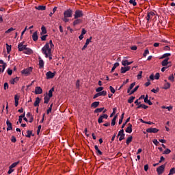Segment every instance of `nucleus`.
<instances>
[{"label": "nucleus", "instance_id": "14", "mask_svg": "<svg viewBox=\"0 0 175 175\" xmlns=\"http://www.w3.org/2000/svg\"><path fill=\"white\" fill-rule=\"evenodd\" d=\"M131 70V66H126V67H122L121 68V73H126L128 70Z\"/></svg>", "mask_w": 175, "mask_h": 175}, {"label": "nucleus", "instance_id": "6", "mask_svg": "<svg viewBox=\"0 0 175 175\" xmlns=\"http://www.w3.org/2000/svg\"><path fill=\"white\" fill-rule=\"evenodd\" d=\"M31 72H32V68L29 67L28 68H26L22 70L21 73L23 75H25V76H28L29 75H31Z\"/></svg>", "mask_w": 175, "mask_h": 175}, {"label": "nucleus", "instance_id": "59", "mask_svg": "<svg viewBox=\"0 0 175 175\" xmlns=\"http://www.w3.org/2000/svg\"><path fill=\"white\" fill-rule=\"evenodd\" d=\"M168 79L170 80V81H174V76L173 74L168 77Z\"/></svg>", "mask_w": 175, "mask_h": 175}, {"label": "nucleus", "instance_id": "62", "mask_svg": "<svg viewBox=\"0 0 175 175\" xmlns=\"http://www.w3.org/2000/svg\"><path fill=\"white\" fill-rule=\"evenodd\" d=\"M8 88H9V83H8L7 82H5L4 83V90H8Z\"/></svg>", "mask_w": 175, "mask_h": 175}, {"label": "nucleus", "instance_id": "22", "mask_svg": "<svg viewBox=\"0 0 175 175\" xmlns=\"http://www.w3.org/2000/svg\"><path fill=\"white\" fill-rule=\"evenodd\" d=\"M165 83L164 84L163 86V90H169V88H170V83L169 82H167V80H165Z\"/></svg>", "mask_w": 175, "mask_h": 175}, {"label": "nucleus", "instance_id": "23", "mask_svg": "<svg viewBox=\"0 0 175 175\" xmlns=\"http://www.w3.org/2000/svg\"><path fill=\"white\" fill-rule=\"evenodd\" d=\"M126 132L127 133H132V124H129V126L126 129Z\"/></svg>", "mask_w": 175, "mask_h": 175}, {"label": "nucleus", "instance_id": "27", "mask_svg": "<svg viewBox=\"0 0 175 175\" xmlns=\"http://www.w3.org/2000/svg\"><path fill=\"white\" fill-rule=\"evenodd\" d=\"M81 22H82L81 19H77L74 21L73 22L74 27H75V25H79V24H81Z\"/></svg>", "mask_w": 175, "mask_h": 175}, {"label": "nucleus", "instance_id": "60", "mask_svg": "<svg viewBox=\"0 0 175 175\" xmlns=\"http://www.w3.org/2000/svg\"><path fill=\"white\" fill-rule=\"evenodd\" d=\"M47 36H49L48 35H44L41 37V40H42V42H44L46 40V38H47Z\"/></svg>", "mask_w": 175, "mask_h": 175}, {"label": "nucleus", "instance_id": "28", "mask_svg": "<svg viewBox=\"0 0 175 175\" xmlns=\"http://www.w3.org/2000/svg\"><path fill=\"white\" fill-rule=\"evenodd\" d=\"M141 107H142V109H148V106H147V105H144V104H140V105H139L137 107V109H140Z\"/></svg>", "mask_w": 175, "mask_h": 175}, {"label": "nucleus", "instance_id": "46", "mask_svg": "<svg viewBox=\"0 0 175 175\" xmlns=\"http://www.w3.org/2000/svg\"><path fill=\"white\" fill-rule=\"evenodd\" d=\"M151 92H153L154 94H158L159 92V88H157L156 89H152L151 90Z\"/></svg>", "mask_w": 175, "mask_h": 175}, {"label": "nucleus", "instance_id": "39", "mask_svg": "<svg viewBox=\"0 0 175 175\" xmlns=\"http://www.w3.org/2000/svg\"><path fill=\"white\" fill-rule=\"evenodd\" d=\"M6 68V66H5V64L1 66L0 65V73L2 72L3 73V72L5 71V69Z\"/></svg>", "mask_w": 175, "mask_h": 175}, {"label": "nucleus", "instance_id": "34", "mask_svg": "<svg viewBox=\"0 0 175 175\" xmlns=\"http://www.w3.org/2000/svg\"><path fill=\"white\" fill-rule=\"evenodd\" d=\"M6 48H7V53L9 54L10 51H12V46L11 45H9L8 44H5Z\"/></svg>", "mask_w": 175, "mask_h": 175}, {"label": "nucleus", "instance_id": "52", "mask_svg": "<svg viewBox=\"0 0 175 175\" xmlns=\"http://www.w3.org/2000/svg\"><path fill=\"white\" fill-rule=\"evenodd\" d=\"M109 90L112 94L116 93V90L114 89V88H113V86H109Z\"/></svg>", "mask_w": 175, "mask_h": 175}, {"label": "nucleus", "instance_id": "4", "mask_svg": "<svg viewBox=\"0 0 175 175\" xmlns=\"http://www.w3.org/2000/svg\"><path fill=\"white\" fill-rule=\"evenodd\" d=\"M72 14L73 11L70 9H68L64 12V16L65 18L72 17Z\"/></svg>", "mask_w": 175, "mask_h": 175}, {"label": "nucleus", "instance_id": "9", "mask_svg": "<svg viewBox=\"0 0 175 175\" xmlns=\"http://www.w3.org/2000/svg\"><path fill=\"white\" fill-rule=\"evenodd\" d=\"M159 131V130L157 128H149L146 130L148 133H158Z\"/></svg>", "mask_w": 175, "mask_h": 175}, {"label": "nucleus", "instance_id": "12", "mask_svg": "<svg viewBox=\"0 0 175 175\" xmlns=\"http://www.w3.org/2000/svg\"><path fill=\"white\" fill-rule=\"evenodd\" d=\"M43 92V90L42 89V88L37 86L36 87L35 89V94L36 95H39L40 94H42Z\"/></svg>", "mask_w": 175, "mask_h": 175}, {"label": "nucleus", "instance_id": "40", "mask_svg": "<svg viewBox=\"0 0 175 175\" xmlns=\"http://www.w3.org/2000/svg\"><path fill=\"white\" fill-rule=\"evenodd\" d=\"M37 9L38 10H46V5H39Z\"/></svg>", "mask_w": 175, "mask_h": 175}, {"label": "nucleus", "instance_id": "48", "mask_svg": "<svg viewBox=\"0 0 175 175\" xmlns=\"http://www.w3.org/2000/svg\"><path fill=\"white\" fill-rule=\"evenodd\" d=\"M170 152H172V150L170 149L167 148L163 152V154H165V155H167Z\"/></svg>", "mask_w": 175, "mask_h": 175}, {"label": "nucleus", "instance_id": "54", "mask_svg": "<svg viewBox=\"0 0 175 175\" xmlns=\"http://www.w3.org/2000/svg\"><path fill=\"white\" fill-rule=\"evenodd\" d=\"M142 75H143V71H139V74L137 75L138 80H140V79H142Z\"/></svg>", "mask_w": 175, "mask_h": 175}, {"label": "nucleus", "instance_id": "25", "mask_svg": "<svg viewBox=\"0 0 175 175\" xmlns=\"http://www.w3.org/2000/svg\"><path fill=\"white\" fill-rule=\"evenodd\" d=\"M99 101H95L91 105V107H94V109H96L98 106H99Z\"/></svg>", "mask_w": 175, "mask_h": 175}, {"label": "nucleus", "instance_id": "26", "mask_svg": "<svg viewBox=\"0 0 175 175\" xmlns=\"http://www.w3.org/2000/svg\"><path fill=\"white\" fill-rule=\"evenodd\" d=\"M118 116L116 115L113 117V118L111 120V125L112 126H114V125H116V121L117 120V118H118Z\"/></svg>", "mask_w": 175, "mask_h": 175}, {"label": "nucleus", "instance_id": "36", "mask_svg": "<svg viewBox=\"0 0 175 175\" xmlns=\"http://www.w3.org/2000/svg\"><path fill=\"white\" fill-rule=\"evenodd\" d=\"M132 139H133L132 136H130L127 138V139L126 141L127 146H129V144L132 142Z\"/></svg>", "mask_w": 175, "mask_h": 175}, {"label": "nucleus", "instance_id": "10", "mask_svg": "<svg viewBox=\"0 0 175 175\" xmlns=\"http://www.w3.org/2000/svg\"><path fill=\"white\" fill-rule=\"evenodd\" d=\"M154 16H155V13H154V12H148L146 16L147 21H150V20L152 19V17H154Z\"/></svg>", "mask_w": 175, "mask_h": 175}, {"label": "nucleus", "instance_id": "11", "mask_svg": "<svg viewBox=\"0 0 175 175\" xmlns=\"http://www.w3.org/2000/svg\"><path fill=\"white\" fill-rule=\"evenodd\" d=\"M46 79H53L54 76H55V74L54 72H52L51 71H49L46 74Z\"/></svg>", "mask_w": 175, "mask_h": 175}, {"label": "nucleus", "instance_id": "32", "mask_svg": "<svg viewBox=\"0 0 175 175\" xmlns=\"http://www.w3.org/2000/svg\"><path fill=\"white\" fill-rule=\"evenodd\" d=\"M136 98V97L132 96H131L129 99H128V103H133V100H135V99Z\"/></svg>", "mask_w": 175, "mask_h": 175}, {"label": "nucleus", "instance_id": "16", "mask_svg": "<svg viewBox=\"0 0 175 175\" xmlns=\"http://www.w3.org/2000/svg\"><path fill=\"white\" fill-rule=\"evenodd\" d=\"M24 54H27L28 55L32 54L33 53V51H32V49H29V48H26V49L23 51Z\"/></svg>", "mask_w": 175, "mask_h": 175}, {"label": "nucleus", "instance_id": "44", "mask_svg": "<svg viewBox=\"0 0 175 175\" xmlns=\"http://www.w3.org/2000/svg\"><path fill=\"white\" fill-rule=\"evenodd\" d=\"M127 83H129V79H127L125 81L123 82V84L120 87V88L118 90H121L122 88V87H124V85H125V84H127Z\"/></svg>", "mask_w": 175, "mask_h": 175}, {"label": "nucleus", "instance_id": "24", "mask_svg": "<svg viewBox=\"0 0 175 175\" xmlns=\"http://www.w3.org/2000/svg\"><path fill=\"white\" fill-rule=\"evenodd\" d=\"M169 61V57L165 58L162 62L161 65L162 66H167V64H169L167 62Z\"/></svg>", "mask_w": 175, "mask_h": 175}, {"label": "nucleus", "instance_id": "37", "mask_svg": "<svg viewBox=\"0 0 175 175\" xmlns=\"http://www.w3.org/2000/svg\"><path fill=\"white\" fill-rule=\"evenodd\" d=\"M137 90H139V85L136 86V87L129 93V95H132L133 94H135V92H136V91H137Z\"/></svg>", "mask_w": 175, "mask_h": 175}, {"label": "nucleus", "instance_id": "43", "mask_svg": "<svg viewBox=\"0 0 175 175\" xmlns=\"http://www.w3.org/2000/svg\"><path fill=\"white\" fill-rule=\"evenodd\" d=\"M170 55H172V54L170 53H165L162 55V57H161V59H163V58H167V57H170Z\"/></svg>", "mask_w": 175, "mask_h": 175}, {"label": "nucleus", "instance_id": "61", "mask_svg": "<svg viewBox=\"0 0 175 175\" xmlns=\"http://www.w3.org/2000/svg\"><path fill=\"white\" fill-rule=\"evenodd\" d=\"M135 85H136V83L133 82V83H132L130 85V86H129V88H130V90H132V89L133 88V87H135Z\"/></svg>", "mask_w": 175, "mask_h": 175}, {"label": "nucleus", "instance_id": "29", "mask_svg": "<svg viewBox=\"0 0 175 175\" xmlns=\"http://www.w3.org/2000/svg\"><path fill=\"white\" fill-rule=\"evenodd\" d=\"M42 32L40 33V35H45V33H47V30L46 29V27L42 26L41 27Z\"/></svg>", "mask_w": 175, "mask_h": 175}, {"label": "nucleus", "instance_id": "15", "mask_svg": "<svg viewBox=\"0 0 175 175\" xmlns=\"http://www.w3.org/2000/svg\"><path fill=\"white\" fill-rule=\"evenodd\" d=\"M144 102L145 103H148L149 106H152V102H151L150 100H148V95H146L144 98Z\"/></svg>", "mask_w": 175, "mask_h": 175}, {"label": "nucleus", "instance_id": "17", "mask_svg": "<svg viewBox=\"0 0 175 175\" xmlns=\"http://www.w3.org/2000/svg\"><path fill=\"white\" fill-rule=\"evenodd\" d=\"M32 39L33 42H36L38 39H39V37L38 36V31H35L32 35Z\"/></svg>", "mask_w": 175, "mask_h": 175}, {"label": "nucleus", "instance_id": "50", "mask_svg": "<svg viewBox=\"0 0 175 175\" xmlns=\"http://www.w3.org/2000/svg\"><path fill=\"white\" fill-rule=\"evenodd\" d=\"M14 100H15V102H18V100H20V96L16 94L14 96Z\"/></svg>", "mask_w": 175, "mask_h": 175}, {"label": "nucleus", "instance_id": "31", "mask_svg": "<svg viewBox=\"0 0 175 175\" xmlns=\"http://www.w3.org/2000/svg\"><path fill=\"white\" fill-rule=\"evenodd\" d=\"M118 66H120V63H115L113 66L112 67L111 72H114V70H116V68H118Z\"/></svg>", "mask_w": 175, "mask_h": 175}, {"label": "nucleus", "instance_id": "64", "mask_svg": "<svg viewBox=\"0 0 175 175\" xmlns=\"http://www.w3.org/2000/svg\"><path fill=\"white\" fill-rule=\"evenodd\" d=\"M152 142L154 144H155V146H158V144H159V142H158L157 139H153Z\"/></svg>", "mask_w": 175, "mask_h": 175}, {"label": "nucleus", "instance_id": "3", "mask_svg": "<svg viewBox=\"0 0 175 175\" xmlns=\"http://www.w3.org/2000/svg\"><path fill=\"white\" fill-rule=\"evenodd\" d=\"M117 137H119L120 142H122V140H124V139H125V134L124 133V129H122L118 132Z\"/></svg>", "mask_w": 175, "mask_h": 175}, {"label": "nucleus", "instance_id": "55", "mask_svg": "<svg viewBox=\"0 0 175 175\" xmlns=\"http://www.w3.org/2000/svg\"><path fill=\"white\" fill-rule=\"evenodd\" d=\"M92 40V37H90V38H88L86 40V42H85V44H90V42H91V40Z\"/></svg>", "mask_w": 175, "mask_h": 175}, {"label": "nucleus", "instance_id": "30", "mask_svg": "<svg viewBox=\"0 0 175 175\" xmlns=\"http://www.w3.org/2000/svg\"><path fill=\"white\" fill-rule=\"evenodd\" d=\"M53 92H54V88H52L49 91L48 94V97L53 98Z\"/></svg>", "mask_w": 175, "mask_h": 175}, {"label": "nucleus", "instance_id": "8", "mask_svg": "<svg viewBox=\"0 0 175 175\" xmlns=\"http://www.w3.org/2000/svg\"><path fill=\"white\" fill-rule=\"evenodd\" d=\"M18 51H24L27 49V45H24V43L21 42L18 45Z\"/></svg>", "mask_w": 175, "mask_h": 175}, {"label": "nucleus", "instance_id": "42", "mask_svg": "<svg viewBox=\"0 0 175 175\" xmlns=\"http://www.w3.org/2000/svg\"><path fill=\"white\" fill-rule=\"evenodd\" d=\"M44 99V103L47 104L49 103V102H50V97L47 96H46Z\"/></svg>", "mask_w": 175, "mask_h": 175}, {"label": "nucleus", "instance_id": "1", "mask_svg": "<svg viewBox=\"0 0 175 175\" xmlns=\"http://www.w3.org/2000/svg\"><path fill=\"white\" fill-rule=\"evenodd\" d=\"M53 47H54V44H53V40H51L49 43H46L42 49V54L45 55L46 58H49L51 61L53 59L51 57V49H53Z\"/></svg>", "mask_w": 175, "mask_h": 175}, {"label": "nucleus", "instance_id": "19", "mask_svg": "<svg viewBox=\"0 0 175 175\" xmlns=\"http://www.w3.org/2000/svg\"><path fill=\"white\" fill-rule=\"evenodd\" d=\"M94 148L96 150V153L97 155H102L103 154L102 151L99 150V148L96 145L94 146Z\"/></svg>", "mask_w": 175, "mask_h": 175}, {"label": "nucleus", "instance_id": "45", "mask_svg": "<svg viewBox=\"0 0 175 175\" xmlns=\"http://www.w3.org/2000/svg\"><path fill=\"white\" fill-rule=\"evenodd\" d=\"M172 174H175V168L174 167H172L170 169V173L168 175H172Z\"/></svg>", "mask_w": 175, "mask_h": 175}, {"label": "nucleus", "instance_id": "41", "mask_svg": "<svg viewBox=\"0 0 175 175\" xmlns=\"http://www.w3.org/2000/svg\"><path fill=\"white\" fill-rule=\"evenodd\" d=\"M125 115V113H123L121 116L120 119L119 120V125H121L122 124V120H124V116Z\"/></svg>", "mask_w": 175, "mask_h": 175}, {"label": "nucleus", "instance_id": "58", "mask_svg": "<svg viewBox=\"0 0 175 175\" xmlns=\"http://www.w3.org/2000/svg\"><path fill=\"white\" fill-rule=\"evenodd\" d=\"M13 172H14V170H13V168H12V167H9V170H8V174H12V173H13Z\"/></svg>", "mask_w": 175, "mask_h": 175}, {"label": "nucleus", "instance_id": "18", "mask_svg": "<svg viewBox=\"0 0 175 175\" xmlns=\"http://www.w3.org/2000/svg\"><path fill=\"white\" fill-rule=\"evenodd\" d=\"M131 64H133V62H128V60L122 61V65H123V66H126V65H131Z\"/></svg>", "mask_w": 175, "mask_h": 175}, {"label": "nucleus", "instance_id": "56", "mask_svg": "<svg viewBox=\"0 0 175 175\" xmlns=\"http://www.w3.org/2000/svg\"><path fill=\"white\" fill-rule=\"evenodd\" d=\"M147 54H150V51H148V49H146L143 55L144 57H146L147 56Z\"/></svg>", "mask_w": 175, "mask_h": 175}, {"label": "nucleus", "instance_id": "21", "mask_svg": "<svg viewBox=\"0 0 175 175\" xmlns=\"http://www.w3.org/2000/svg\"><path fill=\"white\" fill-rule=\"evenodd\" d=\"M39 67L40 68H43L44 66V62H43V59H42V57H39Z\"/></svg>", "mask_w": 175, "mask_h": 175}, {"label": "nucleus", "instance_id": "53", "mask_svg": "<svg viewBox=\"0 0 175 175\" xmlns=\"http://www.w3.org/2000/svg\"><path fill=\"white\" fill-rule=\"evenodd\" d=\"M101 91H103V87H99L96 89V92H100Z\"/></svg>", "mask_w": 175, "mask_h": 175}, {"label": "nucleus", "instance_id": "35", "mask_svg": "<svg viewBox=\"0 0 175 175\" xmlns=\"http://www.w3.org/2000/svg\"><path fill=\"white\" fill-rule=\"evenodd\" d=\"M17 81H18V77H16L10 81V83L14 84L15 83H17Z\"/></svg>", "mask_w": 175, "mask_h": 175}, {"label": "nucleus", "instance_id": "63", "mask_svg": "<svg viewBox=\"0 0 175 175\" xmlns=\"http://www.w3.org/2000/svg\"><path fill=\"white\" fill-rule=\"evenodd\" d=\"M159 72H157L155 76H154V78L156 80H159Z\"/></svg>", "mask_w": 175, "mask_h": 175}, {"label": "nucleus", "instance_id": "13", "mask_svg": "<svg viewBox=\"0 0 175 175\" xmlns=\"http://www.w3.org/2000/svg\"><path fill=\"white\" fill-rule=\"evenodd\" d=\"M6 124H7V126H8L7 131H12L13 126H12V122H10V121H9V120H7Z\"/></svg>", "mask_w": 175, "mask_h": 175}, {"label": "nucleus", "instance_id": "20", "mask_svg": "<svg viewBox=\"0 0 175 175\" xmlns=\"http://www.w3.org/2000/svg\"><path fill=\"white\" fill-rule=\"evenodd\" d=\"M39 103H40V98L37 97L36 98L33 106H35V107H38V106H39Z\"/></svg>", "mask_w": 175, "mask_h": 175}, {"label": "nucleus", "instance_id": "38", "mask_svg": "<svg viewBox=\"0 0 175 175\" xmlns=\"http://www.w3.org/2000/svg\"><path fill=\"white\" fill-rule=\"evenodd\" d=\"M27 135H26V137H31V136H35V135L32 134V131H27Z\"/></svg>", "mask_w": 175, "mask_h": 175}, {"label": "nucleus", "instance_id": "47", "mask_svg": "<svg viewBox=\"0 0 175 175\" xmlns=\"http://www.w3.org/2000/svg\"><path fill=\"white\" fill-rule=\"evenodd\" d=\"M129 3L134 6H136V5H137V3H136V0H130Z\"/></svg>", "mask_w": 175, "mask_h": 175}, {"label": "nucleus", "instance_id": "57", "mask_svg": "<svg viewBox=\"0 0 175 175\" xmlns=\"http://www.w3.org/2000/svg\"><path fill=\"white\" fill-rule=\"evenodd\" d=\"M11 142H12V143H16V142H17V139H16V137H14V136H12V138H11Z\"/></svg>", "mask_w": 175, "mask_h": 175}, {"label": "nucleus", "instance_id": "51", "mask_svg": "<svg viewBox=\"0 0 175 175\" xmlns=\"http://www.w3.org/2000/svg\"><path fill=\"white\" fill-rule=\"evenodd\" d=\"M18 163H19L18 161V162H15V163H12V164L10 166V167H11L12 169H13V167H16V165H17Z\"/></svg>", "mask_w": 175, "mask_h": 175}, {"label": "nucleus", "instance_id": "7", "mask_svg": "<svg viewBox=\"0 0 175 175\" xmlns=\"http://www.w3.org/2000/svg\"><path fill=\"white\" fill-rule=\"evenodd\" d=\"M83 11H81V10H77L75 12L74 17H75V19H77V18H80V17H83Z\"/></svg>", "mask_w": 175, "mask_h": 175}, {"label": "nucleus", "instance_id": "49", "mask_svg": "<svg viewBox=\"0 0 175 175\" xmlns=\"http://www.w3.org/2000/svg\"><path fill=\"white\" fill-rule=\"evenodd\" d=\"M16 29H14L12 27L8 29L6 31H5V33H10V32L13 31H15Z\"/></svg>", "mask_w": 175, "mask_h": 175}, {"label": "nucleus", "instance_id": "5", "mask_svg": "<svg viewBox=\"0 0 175 175\" xmlns=\"http://www.w3.org/2000/svg\"><path fill=\"white\" fill-rule=\"evenodd\" d=\"M165 166H166L165 165H162L159 166V167H157V172L159 175L162 174V173H163V172H165Z\"/></svg>", "mask_w": 175, "mask_h": 175}, {"label": "nucleus", "instance_id": "2", "mask_svg": "<svg viewBox=\"0 0 175 175\" xmlns=\"http://www.w3.org/2000/svg\"><path fill=\"white\" fill-rule=\"evenodd\" d=\"M106 95H107V92L105 90L102 92H98L94 96L93 99H96V98H98V96H106Z\"/></svg>", "mask_w": 175, "mask_h": 175}, {"label": "nucleus", "instance_id": "33", "mask_svg": "<svg viewBox=\"0 0 175 175\" xmlns=\"http://www.w3.org/2000/svg\"><path fill=\"white\" fill-rule=\"evenodd\" d=\"M105 110V107L103 108H97L94 110V113H102Z\"/></svg>", "mask_w": 175, "mask_h": 175}]
</instances>
